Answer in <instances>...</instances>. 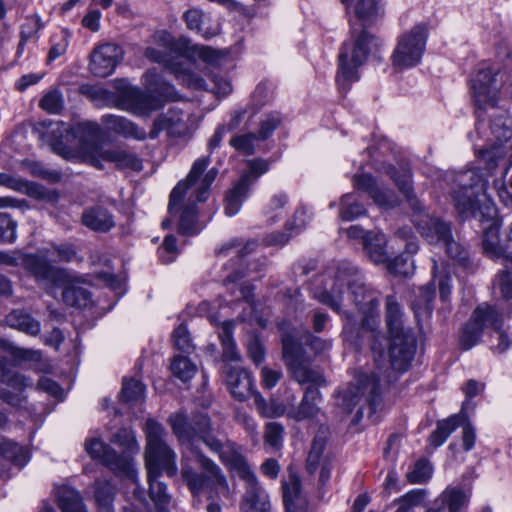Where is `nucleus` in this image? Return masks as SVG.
Returning a JSON list of instances; mask_svg holds the SVG:
<instances>
[{
  "instance_id": "nucleus-1",
  "label": "nucleus",
  "mask_w": 512,
  "mask_h": 512,
  "mask_svg": "<svg viewBox=\"0 0 512 512\" xmlns=\"http://www.w3.org/2000/svg\"><path fill=\"white\" fill-rule=\"evenodd\" d=\"M174 435L183 446V454H191L205 473H199L189 466H183L181 475L184 482L194 496L207 494L208 498H213L214 494H223L228 496L229 486L221 468L210 458L205 456L200 450L198 443L205 444L213 453L219 456L222 463L235 472L239 477V471L235 465V459L238 458L253 471L246 458L241 452V448L229 439L217 438L212 433L211 420L207 415H195L191 420L182 413H175L169 417Z\"/></svg>"
},
{
  "instance_id": "nucleus-2",
  "label": "nucleus",
  "mask_w": 512,
  "mask_h": 512,
  "mask_svg": "<svg viewBox=\"0 0 512 512\" xmlns=\"http://www.w3.org/2000/svg\"><path fill=\"white\" fill-rule=\"evenodd\" d=\"M349 6L352 0H341ZM355 15L363 28L358 31L355 24H351L350 39L342 44L338 61L339 70L337 82L342 89H348L351 82L359 79L358 69L368 59V56L381 46V41L370 34L365 26L372 25L383 15L381 0H357Z\"/></svg>"
},
{
  "instance_id": "nucleus-3",
  "label": "nucleus",
  "mask_w": 512,
  "mask_h": 512,
  "mask_svg": "<svg viewBox=\"0 0 512 512\" xmlns=\"http://www.w3.org/2000/svg\"><path fill=\"white\" fill-rule=\"evenodd\" d=\"M282 356L293 378L299 384H308L299 405L289 407L287 417L297 422L315 418L321 410L322 395L318 387L326 385L324 376L310 366L311 359L291 333L282 336Z\"/></svg>"
},
{
  "instance_id": "nucleus-4",
  "label": "nucleus",
  "mask_w": 512,
  "mask_h": 512,
  "mask_svg": "<svg viewBox=\"0 0 512 512\" xmlns=\"http://www.w3.org/2000/svg\"><path fill=\"white\" fill-rule=\"evenodd\" d=\"M384 172L394 181L414 210L412 221L421 236L430 244L443 245L447 242L452 234L450 224L422 213L421 203L413 193L410 169L404 165L396 167L388 164L384 166Z\"/></svg>"
},
{
  "instance_id": "nucleus-5",
  "label": "nucleus",
  "mask_w": 512,
  "mask_h": 512,
  "mask_svg": "<svg viewBox=\"0 0 512 512\" xmlns=\"http://www.w3.org/2000/svg\"><path fill=\"white\" fill-rule=\"evenodd\" d=\"M488 326L494 329L498 341L497 346H493V350L497 353L507 351L512 345V337L502 329V314L487 303L477 306L465 324L460 338L462 348L469 350L475 346L479 342L484 328Z\"/></svg>"
},
{
  "instance_id": "nucleus-6",
  "label": "nucleus",
  "mask_w": 512,
  "mask_h": 512,
  "mask_svg": "<svg viewBox=\"0 0 512 512\" xmlns=\"http://www.w3.org/2000/svg\"><path fill=\"white\" fill-rule=\"evenodd\" d=\"M146 447L145 466L147 474L174 477L177 474V455L165 442V431L161 424L148 419L145 424Z\"/></svg>"
},
{
  "instance_id": "nucleus-7",
  "label": "nucleus",
  "mask_w": 512,
  "mask_h": 512,
  "mask_svg": "<svg viewBox=\"0 0 512 512\" xmlns=\"http://www.w3.org/2000/svg\"><path fill=\"white\" fill-rule=\"evenodd\" d=\"M486 180L477 169H469L456 175L452 198L461 217L482 215L480 197L485 196Z\"/></svg>"
},
{
  "instance_id": "nucleus-8",
  "label": "nucleus",
  "mask_w": 512,
  "mask_h": 512,
  "mask_svg": "<svg viewBox=\"0 0 512 512\" xmlns=\"http://www.w3.org/2000/svg\"><path fill=\"white\" fill-rule=\"evenodd\" d=\"M489 130L488 141L491 144L489 147L479 149L477 157L488 174H492L499 161L505 156L503 144L512 138V117L504 111L494 112L490 115Z\"/></svg>"
},
{
  "instance_id": "nucleus-9",
  "label": "nucleus",
  "mask_w": 512,
  "mask_h": 512,
  "mask_svg": "<svg viewBox=\"0 0 512 512\" xmlns=\"http://www.w3.org/2000/svg\"><path fill=\"white\" fill-rule=\"evenodd\" d=\"M427 35L428 29L423 23L402 34L391 56L392 65L400 70L418 65L425 51Z\"/></svg>"
},
{
  "instance_id": "nucleus-10",
  "label": "nucleus",
  "mask_w": 512,
  "mask_h": 512,
  "mask_svg": "<svg viewBox=\"0 0 512 512\" xmlns=\"http://www.w3.org/2000/svg\"><path fill=\"white\" fill-rule=\"evenodd\" d=\"M499 71L491 66L479 67L470 79L472 95L476 106L477 124L480 131L482 111L488 107L495 108L498 101L499 85L497 76Z\"/></svg>"
},
{
  "instance_id": "nucleus-11",
  "label": "nucleus",
  "mask_w": 512,
  "mask_h": 512,
  "mask_svg": "<svg viewBox=\"0 0 512 512\" xmlns=\"http://www.w3.org/2000/svg\"><path fill=\"white\" fill-rule=\"evenodd\" d=\"M380 375L377 372L362 374L356 385L349 386L337 395V404L345 413H351L362 398L368 403L371 412H375L381 401Z\"/></svg>"
},
{
  "instance_id": "nucleus-12",
  "label": "nucleus",
  "mask_w": 512,
  "mask_h": 512,
  "mask_svg": "<svg viewBox=\"0 0 512 512\" xmlns=\"http://www.w3.org/2000/svg\"><path fill=\"white\" fill-rule=\"evenodd\" d=\"M437 262L433 261V280L431 283L419 288L416 299L412 302V309L418 322L422 319H428L434 309L435 285L434 281L438 279V288L440 299L447 302L452 292V278L448 273L436 275Z\"/></svg>"
},
{
  "instance_id": "nucleus-13",
  "label": "nucleus",
  "mask_w": 512,
  "mask_h": 512,
  "mask_svg": "<svg viewBox=\"0 0 512 512\" xmlns=\"http://www.w3.org/2000/svg\"><path fill=\"white\" fill-rule=\"evenodd\" d=\"M50 250L44 255L25 254L22 259V266L39 284L52 287H60L66 282L65 270L53 266L47 256Z\"/></svg>"
},
{
  "instance_id": "nucleus-14",
  "label": "nucleus",
  "mask_w": 512,
  "mask_h": 512,
  "mask_svg": "<svg viewBox=\"0 0 512 512\" xmlns=\"http://www.w3.org/2000/svg\"><path fill=\"white\" fill-rule=\"evenodd\" d=\"M360 277L358 268L347 260H341L336 265L335 283L330 291H314L313 296L320 303L330 307L337 313H341L342 288L349 282Z\"/></svg>"
},
{
  "instance_id": "nucleus-15",
  "label": "nucleus",
  "mask_w": 512,
  "mask_h": 512,
  "mask_svg": "<svg viewBox=\"0 0 512 512\" xmlns=\"http://www.w3.org/2000/svg\"><path fill=\"white\" fill-rule=\"evenodd\" d=\"M235 465L239 471V478L245 483L243 499L245 504L248 505L246 512H270L269 496L259 484L254 471H250L239 458L238 461L235 459Z\"/></svg>"
},
{
  "instance_id": "nucleus-16",
  "label": "nucleus",
  "mask_w": 512,
  "mask_h": 512,
  "mask_svg": "<svg viewBox=\"0 0 512 512\" xmlns=\"http://www.w3.org/2000/svg\"><path fill=\"white\" fill-rule=\"evenodd\" d=\"M144 55L152 62L164 64L165 68L169 70L182 85L193 89L204 87V79L192 72L180 60L169 59L163 51L154 47L146 48Z\"/></svg>"
},
{
  "instance_id": "nucleus-17",
  "label": "nucleus",
  "mask_w": 512,
  "mask_h": 512,
  "mask_svg": "<svg viewBox=\"0 0 512 512\" xmlns=\"http://www.w3.org/2000/svg\"><path fill=\"white\" fill-rule=\"evenodd\" d=\"M417 348L414 333H404L390 337L389 362L394 372L404 373L410 367Z\"/></svg>"
},
{
  "instance_id": "nucleus-18",
  "label": "nucleus",
  "mask_w": 512,
  "mask_h": 512,
  "mask_svg": "<svg viewBox=\"0 0 512 512\" xmlns=\"http://www.w3.org/2000/svg\"><path fill=\"white\" fill-rule=\"evenodd\" d=\"M485 209L487 211V218L485 219L487 225L483 228V252L491 259H502L506 266H508V264L512 265V256L506 253L505 248L499 241L500 223L493 217L495 208L493 205L489 204L485 206Z\"/></svg>"
},
{
  "instance_id": "nucleus-19",
  "label": "nucleus",
  "mask_w": 512,
  "mask_h": 512,
  "mask_svg": "<svg viewBox=\"0 0 512 512\" xmlns=\"http://www.w3.org/2000/svg\"><path fill=\"white\" fill-rule=\"evenodd\" d=\"M121 56L120 46L112 43L102 44L93 50L89 69L96 77H107L113 73Z\"/></svg>"
},
{
  "instance_id": "nucleus-20",
  "label": "nucleus",
  "mask_w": 512,
  "mask_h": 512,
  "mask_svg": "<svg viewBox=\"0 0 512 512\" xmlns=\"http://www.w3.org/2000/svg\"><path fill=\"white\" fill-rule=\"evenodd\" d=\"M160 39L167 49L183 56L195 54L207 63H215L220 58V53L217 50L209 46L192 45L191 41L186 37L174 39L170 34L163 33Z\"/></svg>"
},
{
  "instance_id": "nucleus-21",
  "label": "nucleus",
  "mask_w": 512,
  "mask_h": 512,
  "mask_svg": "<svg viewBox=\"0 0 512 512\" xmlns=\"http://www.w3.org/2000/svg\"><path fill=\"white\" fill-rule=\"evenodd\" d=\"M354 187L368 193L374 203L382 208L396 207L399 203L397 195L390 189L379 187L369 174H356L353 177Z\"/></svg>"
},
{
  "instance_id": "nucleus-22",
  "label": "nucleus",
  "mask_w": 512,
  "mask_h": 512,
  "mask_svg": "<svg viewBox=\"0 0 512 512\" xmlns=\"http://www.w3.org/2000/svg\"><path fill=\"white\" fill-rule=\"evenodd\" d=\"M354 187L368 193L374 203L382 208L396 207L399 203L397 195L390 189L379 187L369 174H356L353 177Z\"/></svg>"
},
{
  "instance_id": "nucleus-23",
  "label": "nucleus",
  "mask_w": 512,
  "mask_h": 512,
  "mask_svg": "<svg viewBox=\"0 0 512 512\" xmlns=\"http://www.w3.org/2000/svg\"><path fill=\"white\" fill-rule=\"evenodd\" d=\"M211 162L210 156H204L196 159L192 164L191 170L184 181H180L171 191L168 211L173 214L177 211V206L185 196L188 188L196 184Z\"/></svg>"
},
{
  "instance_id": "nucleus-24",
  "label": "nucleus",
  "mask_w": 512,
  "mask_h": 512,
  "mask_svg": "<svg viewBox=\"0 0 512 512\" xmlns=\"http://www.w3.org/2000/svg\"><path fill=\"white\" fill-rule=\"evenodd\" d=\"M80 222L96 233H108L116 226L114 214L103 205H93L85 208L81 214Z\"/></svg>"
},
{
  "instance_id": "nucleus-25",
  "label": "nucleus",
  "mask_w": 512,
  "mask_h": 512,
  "mask_svg": "<svg viewBox=\"0 0 512 512\" xmlns=\"http://www.w3.org/2000/svg\"><path fill=\"white\" fill-rule=\"evenodd\" d=\"M99 158L106 162L115 164L116 168L121 170H132L140 172L143 169V163L135 153L129 152L120 147L101 149L98 151Z\"/></svg>"
},
{
  "instance_id": "nucleus-26",
  "label": "nucleus",
  "mask_w": 512,
  "mask_h": 512,
  "mask_svg": "<svg viewBox=\"0 0 512 512\" xmlns=\"http://www.w3.org/2000/svg\"><path fill=\"white\" fill-rule=\"evenodd\" d=\"M86 452L93 458L100 460L111 470H125L127 463L113 449L99 439H91L85 443Z\"/></svg>"
},
{
  "instance_id": "nucleus-27",
  "label": "nucleus",
  "mask_w": 512,
  "mask_h": 512,
  "mask_svg": "<svg viewBox=\"0 0 512 512\" xmlns=\"http://www.w3.org/2000/svg\"><path fill=\"white\" fill-rule=\"evenodd\" d=\"M349 290L353 302L363 314H370L378 307L377 292L368 288L361 277L349 282Z\"/></svg>"
},
{
  "instance_id": "nucleus-28",
  "label": "nucleus",
  "mask_w": 512,
  "mask_h": 512,
  "mask_svg": "<svg viewBox=\"0 0 512 512\" xmlns=\"http://www.w3.org/2000/svg\"><path fill=\"white\" fill-rule=\"evenodd\" d=\"M225 379L229 390L237 400L244 401L253 394V380L242 368L229 367Z\"/></svg>"
},
{
  "instance_id": "nucleus-29",
  "label": "nucleus",
  "mask_w": 512,
  "mask_h": 512,
  "mask_svg": "<svg viewBox=\"0 0 512 512\" xmlns=\"http://www.w3.org/2000/svg\"><path fill=\"white\" fill-rule=\"evenodd\" d=\"M103 123L113 133L124 138H132L137 141H143L147 138L146 131L137 124L122 116L105 115Z\"/></svg>"
},
{
  "instance_id": "nucleus-30",
  "label": "nucleus",
  "mask_w": 512,
  "mask_h": 512,
  "mask_svg": "<svg viewBox=\"0 0 512 512\" xmlns=\"http://www.w3.org/2000/svg\"><path fill=\"white\" fill-rule=\"evenodd\" d=\"M121 107L134 114H142L153 109V99L142 90L130 87L121 93Z\"/></svg>"
},
{
  "instance_id": "nucleus-31",
  "label": "nucleus",
  "mask_w": 512,
  "mask_h": 512,
  "mask_svg": "<svg viewBox=\"0 0 512 512\" xmlns=\"http://www.w3.org/2000/svg\"><path fill=\"white\" fill-rule=\"evenodd\" d=\"M363 251L374 263H385L388 260L386 245L387 239L381 232L368 231L364 237Z\"/></svg>"
},
{
  "instance_id": "nucleus-32",
  "label": "nucleus",
  "mask_w": 512,
  "mask_h": 512,
  "mask_svg": "<svg viewBox=\"0 0 512 512\" xmlns=\"http://www.w3.org/2000/svg\"><path fill=\"white\" fill-rule=\"evenodd\" d=\"M385 306V321L390 337L404 333H413L411 328L404 325L401 307L394 296L386 297Z\"/></svg>"
},
{
  "instance_id": "nucleus-33",
  "label": "nucleus",
  "mask_w": 512,
  "mask_h": 512,
  "mask_svg": "<svg viewBox=\"0 0 512 512\" xmlns=\"http://www.w3.org/2000/svg\"><path fill=\"white\" fill-rule=\"evenodd\" d=\"M249 182L247 176H241L225 196V214L227 216L236 215L247 198L249 193Z\"/></svg>"
},
{
  "instance_id": "nucleus-34",
  "label": "nucleus",
  "mask_w": 512,
  "mask_h": 512,
  "mask_svg": "<svg viewBox=\"0 0 512 512\" xmlns=\"http://www.w3.org/2000/svg\"><path fill=\"white\" fill-rule=\"evenodd\" d=\"M465 420L466 415L462 409L459 414L452 415L445 420L439 421L437 423L436 429L431 433L429 437L430 444L433 447L441 446L450 436V434L455 431Z\"/></svg>"
},
{
  "instance_id": "nucleus-35",
  "label": "nucleus",
  "mask_w": 512,
  "mask_h": 512,
  "mask_svg": "<svg viewBox=\"0 0 512 512\" xmlns=\"http://www.w3.org/2000/svg\"><path fill=\"white\" fill-rule=\"evenodd\" d=\"M56 497L62 512H86L82 497L74 488L69 486L58 487Z\"/></svg>"
},
{
  "instance_id": "nucleus-36",
  "label": "nucleus",
  "mask_w": 512,
  "mask_h": 512,
  "mask_svg": "<svg viewBox=\"0 0 512 512\" xmlns=\"http://www.w3.org/2000/svg\"><path fill=\"white\" fill-rule=\"evenodd\" d=\"M183 20L189 30L195 31L205 39H211L220 33L219 25L203 27L204 14L200 9L191 8L183 14Z\"/></svg>"
},
{
  "instance_id": "nucleus-37",
  "label": "nucleus",
  "mask_w": 512,
  "mask_h": 512,
  "mask_svg": "<svg viewBox=\"0 0 512 512\" xmlns=\"http://www.w3.org/2000/svg\"><path fill=\"white\" fill-rule=\"evenodd\" d=\"M6 322L10 327L32 336H35L40 332V322L35 320L30 314L20 309L12 310L6 316Z\"/></svg>"
},
{
  "instance_id": "nucleus-38",
  "label": "nucleus",
  "mask_w": 512,
  "mask_h": 512,
  "mask_svg": "<svg viewBox=\"0 0 512 512\" xmlns=\"http://www.w3.org/2000/svg\"><path fill=\"white\" fill-rule=\"evenodd\" d=\"M0 381L21 394L26 388L32 387L30 379L8 369V360L2 355H0Z\"/></svg>"
},
{
  "instance_id": "nucleus-39",
  "label": "nucleus",
  "mask_w": 512,
  "mask_h": 512,
  "mask_svg": "<svg viewBox=\"0 0 512 512\" xmlns=\"http://www.w3.org/2000/svg\"><path fill=\"white\" fill-rule=\"evenodd\" d=\"M233 322L224 321L221 324L219 339L222 345V358L225 361H239L240 354L233 340Z\"/></svg>"
},
{
  "instance_id": "nucleus-40",
  "label": "nucleus",
  "mask_w": 512,
  "mask_h": 512,
  "mask_svg": "<svg viewBox=\"0 0 512 512\" xmlns=\"http://www.w3.org/2000/svg\"><path fill=\"white\" fill-rule=\"evenodd\" d=\"M182 122V114L175 111L170 110L167 113L161 114L154 120L152 129L149 133V137L151 139H155L162 131L174 133L175 130L182 124Z\"/></svg>"
},
{
  "instance_id": "nucleus-41",
  "label": "nucleus",
  "mask_w": 512,
  "mask_h": 512,
  "mask_svg": "<svg viewBox=\"0 0 512 512\" xmlns=\"http://www.w3.org/2000/svg\"><path fill=\"white\" fill-rule=\"evenodd\" d=\"M448 256L456 261V263L468 272H474L476 265L470 259L469 252L460 243L456 242L452 235L447 242L443 243Z\"/></svg>"
},
{
  "instance_id": "nucleus-42",
  "label": "nucleus",
  "mask_w": 512,
  "mask_h": 512,
  "mask_svg": "<svg viewBox=\"0 0 512 512\" xmlns=\"http://www.w3.org/2000/svg\"><path fill=\"white\" fill-rule=\"evenodd\" d=\"M301 482L296 475H290L288 480L282 481V497L285 512H297L296 502L299 499Z\"/></svg>"
},
{
  "instance_id": "nucleus-43",
  "label": "nucleus",
  "mask_w": 512,
  "mask_h": 512,
  "mask_svg": "<svg viewBox=\"0 0 512 512\" xmlns=\"http://www.w3.org/2000/svg\"><path fill=\"white\" fill-rule=\"evenodd\" d=\"M365 214L366 209L355 194L348 193L342 196L339 216L343 221H353Z\"/></svg>"
},
{
  "instance_id": "nucleus-44",
  "label": "nucleus",
  "mask_w": 512,
  "mask_h": 512,
  "mask_svg": "<svg viewBox=\"0 0 512 512\" xmlns=\"http://www.w3.org/2000/svg\"><path fill=\"white\" fill-rule=\"evenodd\" d=\"M151 476V474H147L149 483V496L153 501L156 509L163 511L171 500L170 495L167 493V485L159 481L160 476Z\"/></svg>"
},
{
  "instance_id": "nucleus-45",
  "label": "nucleus",
  "mask_w": 512,
  "mask_h": 512,
  "mask_svg": "<svg viewBox=\"0 0 512 512\" xmlns=\"http://www.w3.org/2000/svg\"><path fill=\"white\" fill-rule=\"evenodd\" d=\"M200 230L201 227L197 222V210L195 201H191L185 205L180 215L178 231L180 234L192 236L199 233Z\"/></svg>"
},
{
  "instance_id": "nucleus-46",
  "label": "nucleus",
  "mask_w": 512,
  "mask_h": 512,
  "mask_svg": "<svg viewBox=\"0 0 512 512\" xmlns=\"http://www.w3.org/2000/svg\"><path fill=\"white\" fill-rule=\"evenodd\" d=\"M467 495L458 488H447L437 500V503L445 509L448 508L449 512H459L466 504Z\"/></svg>"
},
{
  "instance_id": "nucleus-47",
  "label": "nucleus",
  "mask_w": 512,
  "mask_h": 512,
  "mask_svg": "<svg viewBox=\"0 0 512 512\" xmlns=\"http://www.w3.org/2000/svg\"><path fill=\"white\" fill-rule=\"evenodd\" d=\"M62 298L67 305L77 308H86L92 303L90 291L79 286L65 287Z\"/></svg>"
},
{
  "instance_id": "nucleus-48",
  "label": "nucleus",
  "mask_w": 512,
  "mask_h": 512,
  "mask_svg": "<svg viewBox=\"0 0 512 512\" xmlns=\"http://www.w3.org/2000/svg\"><path fill=\"white\" fill-rule=\"evenodd\" d=\"M244 273L241 270H235L233 273H230L223 280L224 286L230 291V293L236 296L239 299H243L249 302L252 299L253 288L250 285L239 284L237 290L239 295L236 294V285L237 283L244 278Z\"/></svg>"
},
{
  "instance_id": "nucleus-49",
  "label": "nucleus",
  "mask_w": 512,
  "mask_h": 512,
  "mask_svg": "<svg viewBox=\"0 0 512 512\" xmlns=\"http://www.w3.org/2000/svg\"><path fill=\"white\" fill-rule=\"evenodd\" d=\"M0 453L15 465L23 467L29 460V453L16 442L4 440L0 443Z\"/></svg>"
},
{
  "instance_id": "nucleus-50",
  "label": "nucleus",
  "mask_w": 512,
  "mask_h": 512,
  "mask_svg": "<svg viewBox=\"0 0 512 512\" xmlns=\"http://www.w3.org/2000/svg\"><path fill=\"white\" fill-rule=\"evenodd\" d=\"M173 375L183 382H187L194 377L197 367L187 357L176 356L171 363Z\"/></svg>"
},
{
  "instance_id": "nucleus-51",
  "label": "nucleus",
  "mask_w": 512,
  "mask_h": 512,
  "mask_svg": "<svg viewBox=\"0 0 512 512\" xmlns=\"http://www.w3.org/2000/svg\"><path fill=\"white\" fill-rule=\"evenodd\" d=\"M287 203L288 196L285 192L279 191L273 194L264 208L267 221L271 224L276 222L281 215L280 211L284 209Z\"/></svg>"
},
{
  "instance_id": "nucleus-52",
  "label": "nucleus",
  "mask_w": 512,
  "mask_h": 512,
  "mask_svg": "<svg viewBox=\"0 0 512 512\" xmlns=\"http://www.w3.org/2000/svg\"><path fill=\"white\" fill-rule=\"evenodd\" d=\"M325 445L326 434L323 431H319L313 439L307 458V468L310 472H314L317 465L319 464Z\"/></svg>"
},
{
  "instance_id": "nucleus-53",
  "label": "nucleus",
  "mask_w": 512,
  "mask_h": 512,
  "mask_svg": "<svg viewBox=\"0 0 512 512\" xmlns=\"http://www.w3.org/2000/svg\"><path fill=\"white\" fill-rule=\"evenodd\" d=\"M432 475V467L425 459L418 460L406 475L407 481L411 484H422L427 482Z\"/></svg>"
},
{
  "instance_id": "nucleus-54",
  "label": "nucleus",
  "mask_w": 512,
  "mask_h": 512,
  "mask_svg": "<svg viewBox=\"0 0 512 512\" xmlns=\"http://www.w3.org/2000/svg\"><path fill=\"white\" fill-rule=\"evenodd\" d=\"M370 337L372 338L371 351L373 353L375 365L378 370H381L385 364L384 342L385 338L380 331L373 327L369 329Z\"/></svg>"
},
{
  "instance_id": "nucleus-55",
  "label": "nucleus",
  "mask_w": 512,
  "mask_h": 512,
  "mask_svg": "<svg viewBox=\"0 0 512 512\" xmlns=\"http://www.w3.org/2000/svg\"><path fill=\"white\" fill-rule=\"evenodd\" d=\"M282 123V116L279 112H271L265 115L264 119L260 122V128L257 135L258 140L268 139L275 129Z\"/></svg>"
},
{
  "instance_id": "nucleus-56",
  "label": "nucleus",
  "mask_w": 512,
  "mask_h": 512,
  "mask_svg": "<svg viewBox=\"0 0 512 512\" xmlns=\"http://www.w3.org/2000/svg\"><path fill=\"white\" fill-rule=\"evenodd\" d=\"M255 404L260 413L267 418L280 417L283 415L287 416L289 410V408L276 402H272L268 405L259 393L255 394Z\"/></svg>"
},
{
  "instance_id": "nucleus-57",
  "label": "nucleus",
  "mask_w": 512,
  "mask_h": 512,
  "mask_svg": "<svg viewBox=\"0 0 512 512\" xmlns=\"http://www.w3.org/2000/svg\"><path fill=\"white\" fill-rule=\"evenodd\" d=\"M388 269L395 275L407 277L414 272V263L411 256L399 255L388 263Z\"/></svg>"
},
{
  "instance_id": "nucleus-58",
  "label": "nucleus",
  "mask_w": 512,
  "mask_h": 512,
  "mask_svg": "<svg viewBox=\"0 0 512 512\" xmlns=\"http://www.w3.org/2000/svg\"><path fill=\"white\" fill-rule=\"evenodd\" d=\"M73 136L78 137L80 142L92 141L98 138L99 126L96 123H77L69 130Z\"/></svg>"
},
{
  "instance_id": "nucleus-59",
  "label": "nucleus",
  "mask_w": 512,
  "mask_h": 512,
  "mask_svg": "<svg viewBox=\"0 0 512 512\" xmlns=\"http://www.w3.org/2000/svg\"><path fill=\"white\" fill-rule=\"evenodd\" d=\"M284 427L276 422H269L265 426V444L273 449H280L282 446Z\"/></svg>"
},
{
  "instance_id": "nucleus-60",
  "label": "nucleus",
  "mask_w": 512,
  "mask_h": 512,
  "mask_svg": "<svg viewBox=\"0 0 512 512\" xmlns=\"http://www.w3.org/2000/svg\"><path fill=\"white\" fill-rule=\"evenodd\" d=\"M114 496V487L109 481L95 482V499L99 506L109 508Z\"/></svg>"
},
{
  "instance_id": "nucleus-61",
  "label": "nucleus",
  "mask_w": 512,
  "mask_h": 512,
  "mask_svg": "<svg viewBox=\"0 0 512 512\" xmlns=\"http://www.w3.org/2000/svg\"><path fill=\"white\" fill-rule=\"evenodd\" d=\"M247 171L242 176H247L249 188L254 181L269 170V162L261 158H255L247 161Z\"/></svg>"
},
{
  "instance_id": "nucleus-62",
  "label": "nucleus",
  "mask_w": 512,
  "mask_h": 512,
  "mask_svg": "<svg viewBox=\"0 0 512 512\" xmlns=\"http://www.w3.org/2000/svg\"><path fill=\"white\" fill-rule=\"evenodd\" d=\"M145 386L136 379H129L123 381L122 397L125 401H136L143 397Z\"/></svg>"
},
{
  "instance_id": "nucleus-63",
  "label": "nucleus",
  "mask_w": 512,
  "mask_h": 512,
  "mask_svg": "<svg viewBox=\"0 0 512 512\" xmlns=\"http://www.w3.org/2000/svg\"><path fill=\"white\" fill-rule=\"evenodd\" d=\"M112 442L119 444L128 451H138L139 446L133 430L121 428L113 435Z\"/></svg>"
},
{
  "instance_id": "nucleus-64",
  "label": "nucleus",
  "mask_w": 512,
  "mask_h": 512,
  "mask_svg": "<svg viewBox=\"0 0 512 512\" xmlns=\"http://www.w3.org/2000/svg\"><path fill=\"white\" fill-rule=\"evenodd\" d=\"M40 107L50 114H57L63 108V98L59 91L48 92L40 101Z\"/></svg>"
}]
</instances>
